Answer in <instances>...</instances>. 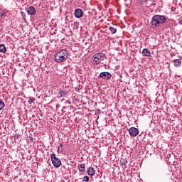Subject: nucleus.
Listing matches in <instances>:
<instances>
[{
  "label": "nucleus",
  "mask_w": 182,
  "mask_h": 182,
  "mask_svg": "<svg viewBox=\"0 0 182 182\" xmlns=\"http://www.w3.org/2000/svg\"><path fill=\"white\" fill-rule=\"evenodd\" d=\"M59 95L61 97H65V96H66L68 95V91H66V90H64V91L60 90Z\"/></svg>",
  "instance_id": "4468645a"
},
{
  "label": "nucleus",
  "mask_w": 182,
  "mask_h": 182,
  "mask_svg": "<svg viewBox=\"0 0 182 182\" xmlns=\"http://www.w3.org/2000/svg\"><path fill=\"white\" fill-rule=\"evenodd\" d=\"M120 163L122 166H126V164H127V160L122 159Z\"/></svg>",
  "instance_id": "a211bd4d"
},
{
  "label": "nucleus",
  "mask_w": 182,
  "mask_h": 182,
  "mask_svg": "<svg viewBox=\"0 0 182 182\" xmlns=\"http://www.w3.org/2000/svg\"><path fill=\"white\" fill-rule=\"evenodd\" d=\"M4 107H5V103L4 101L0 100V112L4 109Z\"/></svg>",
  "instance_id": "f3484780"
},
{
  "label": "nucleus",
  "mask_w": 182,
  "mask_h": 182,
  "mask_svg": "<svg viewBox=\"0 0 182 182\" xmlns=\"http://www.w3.org/2000/svg\"><path fill=\"white\" fill-rule=\"evenodd\" d=\"M109 31L112 35H114V33H116V32H117V29L114 27H112V26L109 27Z\"/></svg>",
  "instance_id": "dca6fc26"
},
{
  "label": "nucleus",
  "mask_w": 182,
  "mask_h": 182,
  "mask_svg": "<svg viewBox=\"0 0 182 182\" xmlns=\"http://www.w3.org/2000/svg\"><path fill=\"white\" fill-rule=\"evenodd\" d=\"M142 55L143 56H147L148 58L151 56V53H150V50L147 48H144L142 50Z\"/></svg>",
  "instance_id": "9d476101"
},
{
  "label": "nucleus",
  "mask_w": 182,
  "mask_h": 182,
  "mask_svg": "<svg viewBox=\"0 0 182 182\" xmlns=\"http://www.w3.org/2000/svg\"><path fill=\"white\" fill-rule=\"evenodd\" d=\"M28 15L33 16L36 14V9L35 7L31 6L27 9Z\"/></svg>",
  "instance_id": "6e6552de"
},
{
  "label": "nucleus",
  "mask_w": 182,
  "mask_h": 182,
  "mask_svg": "<svg viewBox=\"0 0 182 182\" xmlns=\"http://www.w3.org/2000/svg\"><path fill=\"white\" fill-rule=\"evenodd\" d=\"M0 52L1 53H5L6 52V47L4 44L0 45Z\"/></svg>",
  "instance_id": "ddd939ff"
},
{
  "label": "nucleus",
  "mask_w": 182,
  "mask_h": 182,
  "mask_svg": "<svg viewBox=\"0 0 182 182\" xmlns=\"http://www.w3.org/2000/svg\"><path fill=\"white\" fill-rule=\"evenodd\" d=\"M167 22V18L163 15H155L152 17L151 25L152 28H161V25Z\"/></svg>",
  "instance_id": "f257e3e1"
},
{
  "label": "nucleus",
  "mask_w": 182,
  "mask_h": 182,
  "mask_svg": "<svg viewBox=\"0 0 182 182\" xmlns=\"http://www.w3.org/2000/svg\"><path fill=\"white\" fill-rule=\"evenodd\" d=\"M87 174H88V176H91V177H93V176H95V174H96V172L95 171V168L90 167L87 169Z\"/></svg>",
  "instance_id": "1a4fd4ad"
},
{
  "label": "nucleus",
  "mask_w": 182,
  "mask_h": 182,
  "mask_svg": "<svg viewBox=\"0 0 182 182\" xmlns=\"http://www.w3.org/2000/svg\"><path fill=\"white\" fill-rule=\"evenodd\" d=\"M178 24L179 25H182V17H181L180 18H178Z\"/></svg>",
  "instance_id": "412c9836"
},
{
  "label": "nucleus",
  "mask_w": 182,
  "mask_h": 182,
  "mask_svg": "<svg viewBox=\"0 0 182 182\" xmlns=\"http://www.w3.org/2000/svg\"><path fill=\"white\" fill-rule=\"evenodd\" d=\"M60 147H63V144H60Z\"/></svg>",
  "instance_id": "b1692460"
},
{
  "label": "nucleus",
  "mask_w": 182,
  "mask_h": 182,
  "mask_svg": "<svg viewBox=\"0 0 182 182\" xmlns=\"http://www.w3.org/2000/svg\"><path fill=\"white\" fill-rule=\"evenodd\" d=\"M75 18H77L78 19H80V18H82L83 17V11H82V9H77L75 11Z\"/></svg>",
  "instance_id": "0eeeda50"
},
{
  "label": "nucleus",
  "mask_w": 182,
  "mask_h": 182,
  "mask_svg": "<svg viewBox=\"0 0 182 182\" xmlns=\"http://www.w3.org/2000/svg\"><path fill=\"white\" fill-rule=\"evenodd\" d=\"M68 56H69V51L63 49L55 53L54 60L57 63H62V62H65L68 59Z\"/></svg>",
  "instance_id": "f03ea898"
},
{
  "label": "nucleus",
  "mask_w": 182,
  "mask_h": 182,
  "mask_svg": "<svg viewBox=\"0 0 182 182\" xmlns=\"http://www.w3.org/2000/svg\"><path fill=\"white\" fill-rule=\"evenodd\" d=\"M173 63L176 68H180L181 66V60L180 59L173 60Z\"/></svg>",
  "instance_id": "9b49d317"
},
{
  "label": "nucleus",
  "mask_w": 182,
  "mask_h": 182,
  "mask_svg": "<svg viewBox=\"0 0 182 182\" xmlns=\"http://www.w3.org/2000/svg\"><path fill=\"white\" fill-rule=\"evenodd\" d=\"M89 181V177L88 176H84L82 179V182H88Z\"/></svg>",
  "instance_id": "aec40b11"
},
{
  "label": "nucleus",
  "mask_w": 182,
  "mask_h": 182,
  "mask_svg": "<svg viewBox=\"0 0 182 182\" xmlns=\"http://www.w3.org/2000/svg\"><path fill=\"white\" fill-rule=\"evenodd\" d=\"M20 14L22 16V19L25 21V19H26V15L23 13V11H21Z\"/></svg>",
  "instance_id": "6ab92c4d"
},
{
  "label": "nucleus",
  "mask_w": 182,
  "mask_h": 182,
  "mask_svg": "<svg viewBox=\"0 0 182 182\" xmlns=\"http://www.w3.org/2000/svg\"><path fill=\"white\" fill-rule=\"evenodd\" d=\"M129 133L132 137H136L139 134V129L136 127H131L129 129Z\"/></svg>",
  "instance_id": "423d86ee"
},
{
  "label": "nucleus",
  "mask_w": 182,
  "mask_h": 182,
  "mask_svg": "<svg viewBox=\"0 0 182 182\" xmlns=\"http://www.w3.org/2000/svg\"><path fill=\"white\" fill-rule=\"evenodd\" d=\"M98 79H103V80H110L112 79V74L109 72H102L98 76Z\"/></svg>",
  "instance_id": "20e7f679"
},
{
  "label": "nucleus",
  "mask_w": 182,
  "mask_h": 182,
  "mask_svg": "<svg viewBox=\"0 0 182 182\" xmlns=\"http://www.w3.org/2000/svg\"><path fill=\"white\" fill-rule=\"evenodd\" d=\"M106 58V55L103 53H96L93 55L92 60H93L95 65H99L102 62V60H105Z\"/></svg>",
  "instance_id": "7ed1b4c3"
},
{
  "label": "nucleus",
  "mask_w": 182,
  "mask_h": 182,
  "mask_svg": "<svg viewBox=\"0 0 182 182\" xmlns=\"http://www.w3.org/2000/svg\"><path fill=\"white\" fill-rule=\"evenodd\" d=\"M51 161L55 167H60L62 162L60 161V159L56 158L55 154H51Z\"/></svg>",
  "instance_id": "39448f33"
},
{
  "label": "nucleus",
  "mask_w": 182,
  "mask_h": 182,
  "mask_svg": "<svg viewBox=\"0 0 182 182\" xmlns=\"http://www.w3.org/2000/svg\"><path fill=\"white\" fill-rule=\"evenodd\" d=\"M27 101L29 105H32V103H33V102H35V98H33L32 97H29L27 98Z\"/></svg>",
  "instance_id": "2eb2a0df"
},
{
  "label": "nucleus",
  "mask_w": 182,
  "mask_h": 182,
  "mask_svg": "<svg viewBox=\"0 0 182 182\" xmlns=\"http://www.w3.org/2000/svg\"><path fill=\"white\" fill-rule=\"evenodd\" d=\"M86 170V166L85 164H81L78 166V171L80 173H83Z\"/></svg>",
  "instance_id": "f8f14e48"
},
{
  "label": "nucleus",
  "mask_w": 182,
  "mask_h": 182,
  "mask_svg": "<svg viewBox=\"0 0 182 182\" xmlns=\"http://www.w3.org/2000/svg\"><path fill=\"white\" fill-rule=\"evenodd\" d=\"M0 16H5V11H2L0 12Z\"/></svg>",
  "instance_id": "4be33fe9"
},
{
  "label": "nucleus",
  "mask_w": 182,
  "mask_h": 182,
  "mask_svg": "<svg viewBox=\"0 0 182 182\" xmlns=\"http://www.w3.org/2000/svg\"><path fill=\"white\" fill-rule=\"evenodd\" d=\"M143 2H147V0H142Z\"/></svg>",
  "instance_id": "5701e85b"
}]
</instances>
